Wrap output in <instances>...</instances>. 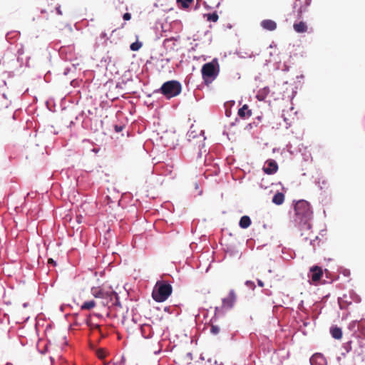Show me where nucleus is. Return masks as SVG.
Instances as JSON below:
<instances>
[{
    "label": "nucleus",
    "instance_id": "f257e3e1",
    "mask_svg": "<svg viewBox=\"0 0 365 365\" xmlns=\"http://www.w3.org/2000/svg\"><path fill=\"white\" fill-rule=\"evenodd\" d=\"M294 210L297 217L296 220L299 221L301 229L309 230L312 227L309 220L312 212L309 202L305 200L298 201L294 206Z\"/></svg>",
    "mask_w": 365,
    "mask_h": 365
},
{
    "label": "nucleus",
    "instance_id": "f03ea898",
    "mask_svg": "<svg viewBox=\"0 0 365 365\" xmlns=\"http://www.w3.org/2000/svg\"><path fill=\"white\" fill-rule=\"evenodd\" d=\"M91 294L95 298L101 299V304L104 307L114 305L118 301V294L115 291L107 290L103 287H92Z\"/></svg>",
    "mask_w": 365,
    "mask_h": 365
},
{
    "label": "nucleus",
    "instance_id": "7ed1b4c3",
    "mask_svg": "<svg viewBox=\"0 0 365 365\" xmlns=\"http://www.w3.org/2000/svg\"><path fill=\"white\" fill-rule=\"evenodd\" d=\"M172 286L164 281H158L153 287L152 297L157 302H165L172 294Z\"/></svg>",
    "mask_w": 365,
    "mask_h": 365
},
{
    "label": "nucleus",
    "instance_id": "20e7f679",
    "mask_svg": "<svg viewBox=\"0 0 365 365\" xmlns=\"http://www.w3.org/2000/svg\"><path fill=\"white\" fill-rule=\"evenodd\" d=\"M201 73L205 82L215 79L219 73V64L217 59L205 63L202 67Z\"/></svg>",
    "mask_w": 365,
    "mask_h": 365
},
{
    "label": "nucleus",
    "instance_id": "39448f33",
    "mask_svg": "<svg viewBox=\"0 0 365 365\" xmlns=\"http://www.w3.org/2000/svg\"><path fill=\"white\" fill-rule=\"evenodd\" d=\"M160 91L162 94H163L167 98L170 99L180 93L182 86L180 82L177 81H169L162 85Z\"/></svg>",
    "mask_w": 365,
    "mask_h": 365
},
{
    "label": "nucleus",
    "instance_id": "423d86ee",
    "mask_svg": "<svg viewBox=\"0 0 365 365\" xmlns=\"http://www.w3.org/2000/svg\"><path fill=\"white\" fill-rule=\"evenodd\" d=\"M237 299L236 294L234 290H230L227 297L222 299V309H231Z\"/></svg>",
    "mask_w": 365,
    "mask_h": 365
},
{
    "label": "nucleus",
    "instance_id": "0eeeda50",
    "mask_svg": "<svg viewBox=\"0 0 365 365\" xmlns=\"http://www.w3.org/2000/svg\"><path fill=\"white\" fill-rule=\"evenodd\" d=\"M278 170V165L274 160H268L265 162L263 167V170L268 175H272L275 173Z\"/></svg>",
    "mask_w": 365,
    "mask_h": 365
},
{
    "label": "nucleus",
    "instance_id": "6e6552de",
    "mask_svg": "<svg viewBox=\"0 0 365 365\" xmlns=\"http://www.w3.org/2000/svg\"><path fill=\"white\" fill-rule=\"evenodd\" d=\"M310 272L311 279L314 283L318 282L323 275L322 269L319 266H314L311 267Z\"/></svg>",
    "mask_w": 365,
    "mask_h": 365
},
{
    "label": "nucleus",
    "instance_id": "1a4fd4ad",
    "mask_svg": "<svg viewBox=\"0 0 365 365\" xmlns=\"http://www.w3.org/2000/svg\"><path fill=\"white\" fill-rule=\"evenodd\" d=\"M310 363L312 365H327V361L323 354L320 353L314 354L310 358Z\"/></svg>",
    "mask_w": 365,
    "mask_h": 365
},
{
    "label": "nucleus",
    "instance_id": "9d476101",
    "mask_svg": "<svg viewBox=\"0 0 365 365\" xmlns=\"http://www.w3.org/2000/svg\"><path fill=\"white\" fill-rule=\"evenodd\" d=\"M299 6L298 9V17L301 18L302 14L306 11L307 8L310 5L312 0H296Z\"/></svg>",
    "mask_w": 365,
    "mask_h": 365
},
{
    "label": "nucleus",
    "instance_id": "9b49d317",
    "mask_svg": "<svg viewBox=\"0 0 365 365\" xmlns=\"http://www.w3.org/2000/svg\"><path fill=\"white\" fill-rule=\"evenodd\" d=\"M261 26L267 31H274L277 29V24L271 19H265L261 22Z\"/></svg>",
    "mask_w": 365,
    "mask_h": 365
},
{
    "label": "nucleus",
    "instance_id": "f8f14e48",
    "mask_svg": "<svg viewBox=\"0 0 365 365\" xmlns=\"http://www.w3.org/2000/svg\"><path fill=\"white\" fill-rule=\"evenodd\" d=\"M252 114V112L250 109L248 108L247 105H244L241 108L238 110V115L240 117L242 118H247L250 117Z\"/></svg>",
    "mask_w": 365,
    "mask_h": 365
},
{
    "label": "nucleus",
    "instance_id": "ddd939ff",
    "mask_svg": "<svg viewBox=\"0 0 365 365\" xmlns=\"http://www.w3.org/2000/svg\"><path fill=\"white\" fill-rule=\"evenodd\" d=\"M294 29L297 33H304L307 31V26L305 22L299 21L298 23H294L293 25Z\"/></svg>",
    "mask_w": 365,
    "mask_h": 365
},
{
    "label": "nucleus",
    "instance_id": "4468645a",
    "mask_svg": "<svg viewBox=\"0 0 365 365\" xmlns=\"http://www.w3.org/2000/svg\"><path fill=\"white\" fill-rule=\"evenodd\" d=\"M284 195L282 192H277L272 197V202L280 205L284 202Z\"/></svg>",
    "mask_w": 365,
    "mask_h": 365
},
{
    "label": "nucleus",
    "instance_id": "2eb2a0df",
    "mask_svg": "<svg viewBox=\"0 0 365 365\" xmlns=\"http://www.w3.org/2000/svg\"><path fill=\"white\" fill-rule=\"evenodd\" d=\"M269 93V88L268 87H264L258 91L257 94V98L259 101H264Z\"/></svg>",
    "mask_w": 365,
    "mask_h": 365
},
{
    "label": "nucleus",
    "instance_id": "dca6fc26",
    "mask_svg": "<svg viewBox=\"0 0 365 365\" xmlns=\"http://www.w3.org/2000/svg\"><path fill=\"white\" fill-rule=\"evenodd\" d=\"M331 334L333 338L340 339L342 337V331L339 327H331L330 330Z\"/></svg>",
    "mask_w": 365,
    "mask_h": 365
},
{
    "label": "nucleus",
    "instance_id": "f3484780",
    "mask_svg": "<svg viewBox=\"0 0 365 365\" xmlns=\"http://www.w3.org/2000/svg\"><path fill=\"white\" fill-rule=\"evenodd\" d=\"M239 225L240 227L245 229L251 225V220L249 216H242L240 220Z\"/></svg>",
    "mask_w": 365,
    "mask_h": 365
},
{
    "label": "nucleus",
    "instance_id": "a211bd4d",
    "mask_svg": "<svg viewBox=\"0 0 365 365\" xmlns=\"http://www.w3.org/2000/svg\"><path fill=\"white\" fill-rule=\"evenodd\" d=\"M96 305V302L94 300L87 301L83 303L81 307L82 310H91Z\"/></svg>",
    "mask_w": 365,
    "mask_h": 365
},
{
    "label": "nucleus",
    "instance_id": "6ab92c4d",
    "mask_svg": "<svg viewBox=\"0 0 365 365\" xmlns=\"http://www.w3.org/2000/svg\"><path fill=\"white\" fill-rule=\"evenodd\" d=\"M194 0H177V4L178 6L183 9H188L191 4H192Z\"/></svg>",
    "mask_w": 365,
    "mask_h": 365
},
{
    "label": "nucleus",
    "instance_id": "aec40b11",
    "mask_svg": "<svg viewBox=\"0 0 365 365\" xmlns=\"http://www.w3.org/2000/svg\"><path fill=\"white\" fill-rule=\"evenodd\" d=\"M318 184H319V187H320L321 190L327 189L329 187L328 181L323 178H319Z\"/></svg>",
    "mask_w": 365,
    "mask_h": 365
},
{
    "label": "nucleus",
    "instance_id": "412c9836",
    "mask_svg": "<svg viewBox=\"0 0 365 365\" xmlns=\"http://www.w3.org/2000/svg\"><path fill=\"white\" fill-rule=\"evenodd\" d=\"M207 16V21L216 22L217 21L219 16L216 12L212 14H207L205 15Z\"/></svg>",
    "mask_w": 365,
    "mask_h": 365
},
{
    "label": "nucleus",
    "instance_id": "4be33fe9",
    "mask_svg": "<svg viewBox=\"0 0 365 365\" xmlns=\"http://www.w3.org/2000/svg\"><path fill=\"white\" fill-rule=\"evenodd\" d=\"M220 327L217 325H215L213 324H212L210 325V332L212 334L217 335V334L220 333Z\"/></svg>",
    "mask_w": 365,
    "mask_h": 365
},
{
    "label": "nucleus",
    "instance_id": "5701e85b",
    "mask_svg": "<svg viewBox=\"0 0 365 365\" xmlns=\"http://www.w3.org/2000/svg\"><path fill=\"white\" fill-rule=\"evenodd\" d=\"M142 46V43H139V42H135V43H131L130 48L132 51H138L140 49V48Z\"/></svg>",
    "mask_w": 365,
    "mask_h": 365
},
{
    "label": "nucleus",
    "instance_id": "b1692460",
    "mask_svg": "<svg viewBox=\"0 0 365 365\" xmlns=\"http://www.w3.org/2000/svg\"><path fill=\"white\" fill-rule=\"evenodd\" d=\"M97 356L99 359H103L106 357V354L102 349H99L97 351Z\"/></svg>",
    "mask_w": 365,
    "mask_h": 365
},
{
    "label": "nucleus",
    "instance_id": "393cba45",
    "mask_svg": "<svg viewBox=\"0 0 365 365\" xmlns=\"http://www.w3.org/2000/svg\"><path fill=\"white\" fill-rule=\"evenodd\" d=\"M123 18L125 21H129L131 19V15L130 13H125Z\"/></svg>",
    "mask_w": 365,
    "mask_h": 365
},
{
    "label": "nucleus",
    "instance_id": "a878e982",
    "mask_svg": "<svg viewBox=\"0 0 365 365\" xmlns=\"http://www.w3.org/2000/svg\"><path fill=\"white\" fill-rule=\"evenodd\" d=\"M246 284L252 289H254L255 287V283L252 281H247Z\"/></svg>",
    "mask_w": 365,
    "mask_h": 365
},
{
    "label": "nucleus",
    "instance_id": "bb28decb",
    "mask_svg": "<svg viewBox=\"0 0 365 365\" xmlns=\"http://www.w3.org/2000/svg\"><path fill=\"white\" fill-rule=\"evenodd\" d=\"M173 42V40L170 38H167L164 41L163 43L165 46H168V43Z\"/></svg>",
    "mask_w": 365,
    "mask_h": 365
},
{
    "label": "nucleus",
    "instance_id": "cd10ccee",
    "mask_svg": "<svg viewBox=\"0 0 365 365\" xmlns=\"http://www.w3.org/2000/svg\"><path fill=\"white\" fill-rule=\"evenodd\" d=\"M54 9L56 10V12L58 15H61L62 14V11L61 10V8L59 6H54Z\"/></svg>",
    "mask_w": 365,
    "mask_h": 365
},
{
    "label": "nucleus",
    "instance_id": "c85d7f7f",
    "mask_svg": "<svg viewBox=\"0 0 365 365\" xmlns=\"http://www.w3.org/2000/svg\"><path fill=\"white\" fill-rule=\"evenodd\" d=\"M122 129H123V128L121 126H118V125L115 126V130L116 132H120L122 130Z\"/></svg>",
    "mask_w": 365,
    "mask_h": 365
},
{
    "label": "nucleus",
    "instance_id": "c756f323",
    "mask_svg": "<svg viewBox=\"0 0 365 365\" xmlns=\"http://www.w3.org/2000/svg\"><path fill=\"white\" fill-rule=\"evenodd\" d=\"M48 264H53V265H56V262H55L53 261V259H51V258L48 259Z\"/></svg>",
    "mask_w": 365,
    "mask_h": 365
},
{
    "label": "nucleus",
    "instance_id": "7c9ffc66",
    "mask_svg": "<svg viewBox=\"0 0 365 365\" xmlns=\"http://www.w3.org/2000/svg\"><path fill=\"white\" fill-rule=\"evenodd\" d=\"M257 284L261 287H264V283L260 279L257 280Z\"/></svg>",
    "mask_w": 365,
    "mask_h": 365
},
{
    "label": "nucleus",
    "instance_id": "2f4dec72",
    "mask_svg": "<svg viewBox=\"0 0 365 365\" xmlns=\"http://www.w3.org/2000/svg\"><path fill=\"white\" fill-rule=\"evenodd\" d=\"M4 336L6 337L8 336V331L7 330H4Z\"/></svg>",
    "mask_w": 365,
    "mask_h": 365
},
{
    "label": "nucleus",
    "instance_id": "473e14b6",
    "mask_svg": "<svg viewBox=\"0 0 365 365\" xmlns=\"http://www.w3.org/2000/svg\"><path fill=\"white\" fill-rule=\"evenodd\" d=\"M219 310H220V308L216 307L215 312H219Z\"/></svg>",
    "mask_w": 365,
    "mask_h": 365
}]
</instances>
